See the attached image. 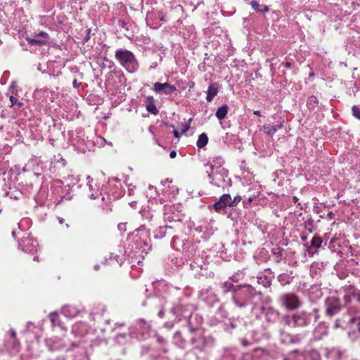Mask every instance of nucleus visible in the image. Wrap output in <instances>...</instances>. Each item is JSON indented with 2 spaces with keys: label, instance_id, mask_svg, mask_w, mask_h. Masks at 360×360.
<instances>
[{
  "label": "nucleus",
  "instance_id": "obj_1",
  "mask_svg": "<svg viewBox=\"0 0 360 360\" xmlns=\"http://www.w3.org/2000/svg\"><path fill=\"white\" fill-rule=\"evenodd\" d=\"M319 318V315L316 309L313 312L300 311L292 315L285 314L281 317L286 326L292 328L306 327L311 323L313 319L316 321Z\"/></svg>",
  "mask_w": 360,
  "mask_h": 360
},
{
  "label": "nucleus",
  "instance_id": "obj_2",
  "mask_svg": "<svg viewBox=\"0 0 360 360\" xmlns=\"http://www.w3.org/2000/svg\"><path fill=\"white\" fill-rule=\"evenodd\" d=\"M262 293L250 284L237 285V289L232 295L231 300L234 304L238 308H244L248 306L249 301Z\"/></svg>",
  "mask_w": 360,
  "mask_h": 360
},
{
  "label": "nucleus",
  "instance_id": "obj_3",
  "mask_svg": "<svg viewBox=\"0 0 360 360\" xmlns=\"http://www.w3.org/2000/svg\"><path fill=\"white\" fill-rule=\"evenodd\" d=\"M223 163L224 161H220L217 164H212L210 170L206 169V173L212 185L224 188L231 186V180L228 170L221 168Z\"/></svg>",
  "mask_w": 360,
  "mask_h": 360
},
{
  "label": "nucleus",
  "instance_id": "obj_4",
  "mask_svg": "<svg viewBox=\"0 0 360 360\" xmlns=\"http://www.w3.org/2000/svg\"><path fill=\"white\" fill-rule=\"evenodd\" d=\"M115 59L128 72H136L139 68V63L134 54L127 49H118L115 51Z\"/></svg>",
  "mask_w": 360,
  "mask_h": 360
},
{
  "label": "nucleus",
  "instance_id": "obj_5",
  "mask_svg": "<svg viewBox=\"0 0 360 360\" xmlns=\"http://www.w3.org/2000/svg\"><path fill=\"white\" fill-rule=\"evenodd\" d=\"M191 343L193 345V348L201 352H206L208 349L212 347L214 344V340L211 336H199L192 338Z\"/></svg>",
  "mask_w": 360,
  "mask_h": 360
},
{
  "label": "nucleus",
  "instance_id": "obj_6",
  "mask_svg": "<svg viewBox=\"0 0 360 360\" xmlns=\"http://www.w3.org/2000/svg\"><path fill=\"white\" fill-rule=\"evenodd\" d=\"M171 313L179 320L181 318L189 319L192 314L191 307L181 301L174 304L170 309Z\"/></svg>",
  "mask_w": 360,
  "mask_h": 360
},
{
  "label": "nucleus",
  "instance_id": "obj_7",
  "mask_svg": "<svg viewBox=\"0 0 360 360\" xmlns=\"http://www.w3.org/2000/svg\"><path fill=\"white\" fill-rule=\"evenodd\" d=\"M349 336L356 338L360 335V316L351 318L345 327Z\"/></svg>",
  "mask_w": 360,
  "mask_h": 360
},
{
  "label": "nucleus",
  "instance_id": "obj_8",
  "mask_svg": "<svg viewBox=\"0 0 360 360\" xmlns=\"http://www.w3.org/2000/svg\"><path fill=\"white\" fill-rule=\"evenodd\" d=\"M261 313L269 323H275L280 318L279 311L271 307H262Z\"/></svg>",
  "mask_w": 360,
  "mask_h": 360
},
{
  "label": "nucleus",
  "instance_id": "obj_9",
  "mask_svg": "<svg viewBox=\"0 0 360 360\" xmlns=\"http://www.w3.org/2000/svg\"><path fill=\"white\" fill-rule=\"evenodd\" d=\"M283 304L286 309L295 310L300 306L301 302L295 295L286 294L283 297Z\"/></svg>",
  "mask_w": 360,
  "mask_h": 360
},
{
  "label": "nucleus",
  "instance_id": "obj_10",
  "mask_svg": "<svg viewBox=\"0 0 360 360\" xmlns=\"http://www.w3.org/2000/svg\"><path fill=\"white\" fill-rule=\"evenodd\" d=\"M152 89L157 94H165L166 95H169L174 91H176V87L174 85H172L169 83H160L155 82L153 84Z\"/></svg>",
  "mask_w": 360,
  "mask_h": 360
},
{
  "label": "nucleus",
  "instance_id": "obj_11",
  "mask_svg": "<svg viewBox=\"0 0 360 360\" xmlns=\"http://www.w3.org/2000/svg\"><path fill=\"white\" fill-rule=\"evenodd\" d=\"M175 206H165L164 219L169 222H178L181 221V217L179 212H174Z\"/></svg>",
  "mask_w": 360,
  "mask_h": 360
},
{
  "label": "nucleus",
  "instance_id": "obj_12",
  "mask_svg": "<svg viewBox=\"0 0 360 360\" xmlns=\"http://www.w3.org/2000/svg\"><path fill=\"white\" fill-rule=\"evenodd\" d=\"M264 271L267 274L261 273L257 276V282L264 287L269 288L271 285V281L274 278V274L270 269H266Z\"/></svg>",
  "mask_w": 360,
  "mask_h": 360
},
{
  "label": "nucleus",
  "instance_id": "obj_13",
  "mask_svg": "<svg viewBox=\"0 0 360 360\" xmlns=\"http://www.w3.org/2000/svg\"><path fill=\"white\" fill-rule=\"evenodd\" d=\"M200 260L198 258H195L190 264L191 269L195 271L199 276H207L205 272L207 269V265L203 263V262H198Z\"/></svg>",
  "mask_w": 360,
  "mask_h": 360
},
{
  "label": "nucleus",
  "instance_id": "obj_14",
  "mask_svg": "<svg viewBox=\"0 0 360 360\" xmlns=\"http://www.w3.org/2000/svg\"><path fill=\"white\" fill-rule=\"evenodd\" d=\"M326 312L328 316H333L338 313V299L328 298L326 300Z\"/></svg>",
  "mask_w": 360,
  "mask_h": 360
},
{
  "label": "nucleus",
  "instance_id": "obj_15",
  "mask_svg": "<svg viewBox=\"0 0 360 360\" xmlns=\"http://www.w3.org/2000/svg\"><path fill=\"white\" fill-rule=\"evenodd\" d=\"M229 194H223L219 200L213 204V208L217 212H220L221 210L225 209L226 207H229Z\"/></svg>",
  "mask_w": 360,
  "mask_h": 360
},
{
  "label": "nucleus",
  "instance_id": "obj_16",
  "mask_svg": "<svg viewBox=\"0 0 360 360\" xmlns=\"http://www.w3.org/2000/svg\"><path fill=\"white\" fill-rule=\"evenodd\" d=\"M328 327L325 322L319 323L314 330L315 338L318 340L322 339L328 334Z\"/></svg>",
  "mask_w": 360,
  "mask_h": 360
},
{
  "label": "nucleus",
  "instance_id": "obj_17",
  "mask_svg": "<svg viewBox=\"0 0 360 360\" xmlns=\"http://www.w3.org/2000/svg\"><path fill=\"white\" fill-rule=\"evenodd\" d=\"M283 127V121L279 122L276 125L264 124L263 126L264 133L269 136H273L278 129Z\"/></svg>",
  "mask_w": 360,
  "mask_h": 360
},
{
  "label": "nucleus",
  "instance_id": "obj_18",
  "mask_svg": "<svg viewBox=\"0 0 360 360\" xmlns=\"http://www.w3.org/2000/svg\"><path fill=\"white\" fill-rule=\"evenodd\" d=\"M62 313L68 318H73L79 313V309L75 306L65 305L62 308Z\"/></svg>",
  "mask_w": 360,
  "mask_h": 360
},
{
  "label": "nucleus",
  "instance_id": "obj_19",
  "mask_svg": "<svg viewBox=\"0 0 360 360\" xmlns=\"http://www.w3.org/2000/svg\"><path fill=\"white\" fill-rule=\"evenodd\" d=\"M218 86V83H212L210 84L207 91V101L211 102L214 99V98L217 95Z\"/></svg>",
  "mask_w": 360,
  "mask_h": 360
},
{
  "label": "nucleus",
  "instance_id": "obj_20",
  "mask_svg": "<svg viewBox=\"0 0 360 360\" xmlns=\"http://www.w3.org/2000/svg\"><path fill=\"white\" fill-rule=\"evenodd\" d=\"M146 99L148 101V103L146 105L147 111L154 115H158L159 112V110L156 108V105L155 104V100H154L153 97L152 96H148Z\"/></svg>",
  "mask_w": 360,
  "mask_h": 360
},
{
  "label": "nucleus",
  "instance_id": "obj_21",
  "mask_svg": "<svg viewBox=\"0 0 360 360\" xmlns=\"http://www.w3.org/2000/svg\"><path fill=\"white\" fill-rule=\"evenodd\" d=\"M174 227L172 225L166 224L162 226H160L158 229L155 231L154 238L158 239H161L164 238L166 235V231L167 229H172Z\"/></svg>",
  "mask_w": 360,
  "mask_h": 360
},
{
  "label": "nucleus",
  "instance_id": "obj_22",
  "mask_svg": "<svg viewBox=\"0 0 360 360\" xmlns=\"http://www.w3.org/2000/svg\"><path fill=\"white\" fill-rule=\"evenodd\" d=\"M229 109V108L226 104L223 105L222 106L219 107L217 109L216 114H215L217 119L219 120H224L228 113Z\"/></svg>",
  "mask_w": 360,
  "mask_h": 360
},
{
  "label": "nucleus",
  "instance_id": "obj_23",
  "mask_svg": "<svg viewBox=\"0 0 360 360\" xmlns=\"http://www.w3.org/2000/svg\"><path fill=\"white\" fill-rule=\"evenodd\" d=\"M85 327L86 326L82 323H76L72 327V333H73L75 336H83L85 333V331L82 330V329Z\"/></svg>",
  "mask_w": 360,
  "mask_h": 360
},
{
  "label": "nucleus",
  "instance_id": "obj_24",
  "mask_svg": "<svg viewBox=\"0 0 360 360\" xmlns=\"http://www.w3.org/2000/svg\"><path fill=\"white\" fill-rule=\"evenodd\" d=\"M25 39L27 41V43L31 46L37 45V46H41L44 45H46L48 44L46 39L31 38V37H26Z\"/></svg>",
  "mask_w": 360,
  "mask_h": 360
},
{
  "label": "nucleus",
  "instance_id": "obj_25",
  "mask_svg": "<svg viewBox=\"0 0 360 360\" xmlns=\"http://www.w3.org/2000/svg\"><path fill=\"white\" fill-rule=\"evenodd\" d=\"M222 288L224 293L231 292L233 295L237 289V285H234L230 281H226L222 283Z\"/></svg>",
  "mask_w": 360,
  "mask_h": 360
},
{
  "label": "nucleus",
  "instance_id": "obj_26",
  "mask_svg": "<svg viewBox=\"0 0 360 360\" xmlns=\"http://www.w3.org/2000/svg\"><path fill=\"white\" fill-rule=\"evenodd\" d=\"M208 143V136L205 133H202L198 136V141H197V146L199 148H202L205 147Z\"/></svg>",
  "mask_w": 360,
  "mask_h": 360
},
{
  "label": "nucleus",
  "instance_id": "obj_27",
  "mask_svg": "<svg viewBox=\"0 0 360 360\" xmlns=\"http://www.w3.org/2000/svg\"><path fill=\"white\" fill-rule=\"evenodd\" d=\"M319 104V100L315 96H311L308 98L307 105L311 110H314Z\"/></svg>",
  "mask_w": 360,
  "mask_h": 360
},
{
  "label": "nucleus",
  "instance_id": "obj_28",
  "mask_svg": "<svg viewBox=\"0 0 360 360\" xmlns=\"http://www.w3.org/2000/svg\"><path fill=\"white\" fill-rule=\"evenodd\" d=\"M46 343L50 351L58 350L63 348L62 345L57 341L47 340Z\"/></svg>",
  "mask_w": 360,
  "mask_h": 360
},
{
  "label": "nucleus",
  "instance_id": "obj_29",
  "mask_svg": "<svg viewBox=\"0 0 360 360\" xmlns=\"http://www.w3.org/2000/svg\"><path fill=\"white\" fill-rule=\"evenodd\" d=\"M250 5L252 8L257 12L265 13L269 11V7L266 6H264L263 9H260V5L259 2L256 0H252L250 2Z\"/></svg>",
  "mask_w": 360,
  "mask_h": 360
},
{
  "label": "nucleus",
  "instance_id": "obj_30",
  "mask_svg": "<svg viewBox=\"0 0 360 360\" xmlns=\"http://www.w3.org/2000/svg\"><path fill=\"white\" fill-rule=\"evenodd\" d=\"M174 340L176 345L181 348H184L186 340L182 338L181 333L179 331H176L174 335Z\"/></svg>",
  "mask_w": 360,
  "mask_h": 360
},
{
  "label": "nucleus",
  "instance_id": "obj_31",
  "mask_svg": "<svg viewBox=\"0 0 360 360\" xmlns=\"http://www.w3.org/2000/svg\"><path fill=\"white\" fill-rule=\"evenodd\" d=\"M336 244L337 238L335 236L332 237L328 242L326 239L325 240V245H328L332 252H336Z\"/></svg>",
  "mask_w": 360,
  "mask_h": 360
},
{
  "label": "nucleus",
  "instance_id": "obj_32",
  "mask_svg": "<svg viewBox=\"0 0 360 360\" xmlns=\"http://www.w3.org/2000/svg\"><path fill=\"white\" fill-rule=\"evenodd\" d=\"M278 281L282 285L290 284L291 281L290 276L286 274H281L278 275Z\"/></svg>",
  "mask_w": 360,
  "mask_h": 360
},
{
  "label": "nucleus",
  "instance_id": "obj_33",
  "mask_svg": "<svg viewBox=\"0 0 360 360\" xmlns=\"http://www.w3.org/2000/svg\"><path fill=\"white\" fill-rule=\"evenodd\" d=\"M289 336V342L291 344L300 343L304 338V335L302 334L290 335Z\"/></svg>",
  "mask_w": 360,
  "mask_h": 360
},
{
  "label": "nucleus",
  "instance_id": "obj_34",
  "mask_svg": "<svg viewBox=\"0 0 360 360\" xmlns=\"http://www.w3.org/2000/svg\"><path fill=\"white\" fill-rule=\"evenodd\" d=\"M49 318L53 326H59V316L56 312H51L49 314Z\"/></svg>",
  "mask_w": 360,
  "mask_h": 360
},
{
  "label": "nucleus",
  "instance_id": "obj_35",
  "mask_svg": "<svg viewBox=\"0 0 360 360\" xmlns=\"http://www.w3.org/2000/svg\"><path fill=\"white\" fill-rule=\"evenodd\" d=\"M241 196L240 195H236L234 197L233 199L231 198L230 196L229 198V207H233L237 206V205L239 203V202L241 200Z\"/></svg>",
  "mask_w": 360,
  "mask_h": 360
},
{
  "label": "nucleus",
  "instance_id": "obj_36",
  "mask_svg": "<svg viewBox=\"0 0 360 360\" xmlns=\"http://www.w3.org/2000/svg\"><path fill=\"white\" fill-rule=\"evenodd\" d=\"M220 161H223L222 159H221V156H217V157H214L213 158L212 160L207 164L205 165V167H207L208 170H210V165H212V164H217L219 163Z\"/></svg>",
  "mask_w": 360,
  "mask_h": 360
},
{
  "label": "nucleus",
  "instance_id": "obj_37",
  "mask_svg": "<svg viewBox=\"0 0 360 360\" xmlns=\"http://www.w3.org/2000/svg\"><path fill=\"white\" fill-rule=\"evenodd\" d=\"M322 243V240L319 237H313L311 240V245L315 248H319Z\"/></svg>",
  "mask_w": 360,
  "mask_h": 360
},
{
  "label": "nucleus",
  "instance_id": "obj_38",
  "mask_svg": "<svg viewBox=\"0 0 360 360\" xmlns=\"http://www.w3.org/2000/svg\"><path fill=\"white\" fill-rule=\"evenodd\" d=\"M10 101L11 103V107H13L17 105L18 108L22 106V103L19 101L17 98H15L13 96H10Z\"/></svg>",
  "mask_w": 360,
  "mask_h": 360
},
{
  "label": "nucleus",
  "instance_id": "obj_39",
  "mask_svg": "<svg viewBox=\"0 0 360 360\" xmlns=\"http://www.w3.org/2000/svg\"><path fill=\"white\" fill-rule=\"evenodd\" d=\"M352 115L356 118L360 120V108L356 105H354L352 108Z\"/></svg>",
  "mask_w": 360,
  "mask_h": 360
},
{
  "label": "nucleus",
  "instance_id": "obj_40",
  "mask_svg": "<svg viewBox=\"0 0 360 360\" xmlns=\"http://www.w3.org/2000/svg\"><path fill=\"white\" fill-rule=\"evenodd\" d=\"M36 37H40L41 39H46L47 40V43H49V35L46 32H43V31L40 32L39 33H38L36 35Z\"/></svg>",
  "mask_w": 360,
  "mask_h": 360
},
{
  "label": "nucleus",
  "instance_id": "obj_41",
  "mask_svg": "<svg viewBox=\"0 0 360 360\" xmlns=\"http://www.w3.org/2000/svg\"><path fill=\"white\" fill-rule=\"evenodd\" d=\"M191 120H192V118H190L188 122L184 124V127L181 129V134L186 133L190 129V124H191Z\"/></svg>",
  "mask_w": 360,
  "mask_h": 360
},
{
  "label": "nucleus",
  "instance_id": "obj_42",
  "mask_svg": "<svg viewBox=\"0 0 360 360\" xmlns=\"http://www.w3.org/2000/svg\"><path fill=\"white\" fill-rule=\"evenodd\" d=\"M90 33H91V29H87L86 30V35L83 39V43L87 42L90 39Z\"/></svg>",
  "mask_w": 360,
  "mask_h": 360
},
{
  "label": "nucleus",
  "instance_id": "obj_43",
  "mask_svg": "<svg viewBox=\"0 0 360 360\" xmlns=\"http://www.w3.org/2000/svg\"><path fill=\"white\" fill-rule=\"evenodd\" d=\"M138 323L141 328H144L145 326H147V323L143 319H140L138 321Z\"/></svg>",
  "mask_w": 360,
  "mask_h": 360
},
{
  "label": "nucleus",
  "instance_id": "obj_44",
  "mask_svg": "<svg viewBox=\"0 0 360 360\" xmlns=\"http://www.w3.org/2000/svg\"><path fill=\"white\" fill-rule=\"evenodd\" d=\"M72 85L75 88L78 89L80 86L81 83L78 82L77 80L75 79L72 82Z\"/></svg>",
  "mask_w": 360,
  "mask_h": 360
},
{
  "label": "nucleus",
  "instance_id": "obj_45",
  "mask_svg": "<svg viewBox=\"0 0 360 360\" xmlns=\"http://www.w3.org/2000/svg\"><path fill=\"white\" fill-rule=\"evenodd\" d=\"M157 341L160 343V344H165L166 342V340H165L164 338L161 337V336H158L157 337Z\"/></svg>",
  "mask_w": 360,
  "mask_h": 360
},
{
  "label": "nucleus",
  "instance_id": "obj_46",
  "mask_svg": "<svg viewBox=\"0 0 360 360\" xmlns=\"http://www.w3.org/2000/svg\"><path fill=\"white\" fill-rule=\"evenodd\" d=\"M282 65H284L287 68H290L292 67V63L290 62H285L282 63Z\"/></svg>",
  "mask_w": 360,
  "mask_h": 360
},
{
  "label": "nucleus",
  "instance_id": "obj_47",
  "mask_svg": "<svg viewBox=\"0 0 360 360\" xmlns=\"http://www.w3.org/2000/svg\"><path fill=\"white\" fill-rule=\"evenodd\" d=\"M335 216V213H333V212H328L327 213V217L329 219H331L334 217Z\"/></svg>",
  "mask_w": 360,
  "mask_h": 360
},
{
  "label": "nucleus",
  "instance_id": "obj_48",
  "mask_svg": "<svg viewBox=\"0 0 360 360\" xmlns=\"http://www.w3.org/2000/svg\"><path fill=\"white\" fill-rule=\"evenodd\" d=\"M176 156V152L175 150H172L169 153V157L171 158H174Z\"/></svg>",
  "mask_w": 360,
  "mask_h": 360
},
{
  "label": "nucleus",
  "instance_id": "obj_49",
  "mask_svg": "<svg viewBox=\"0 0 360 360\" xmlns=\"http://www.w3.org/2000/svg\"><path fill=\"white\" fill-rule=\"evenodd\" d=\"M164 313H165V312H164V309H163V308H162V309L159 311V312H158V316H159L160 318L162 319V318H163V316H164Z\"/></svg>",
  "mask_w": 360,
  "mask_h": 360
},
{
  "label": "nucleus",
  "instance_id": "obj_50",
  "mask_svg": "<svg viewBox=\"0 0 360 360\" xmlns=\"http://www.w3.org/2000/svg\"><path fill=\"white\" fill-rule=\"evenodd\" d=\"M173 134H174V136L176 137V138H179L180 136V133L176 130V129H174L173 131Z\"/></svg>",
  "mask_w": 360,
  "mask_h": 360
},
{
  "label": "nucleus",
  "instance_id": "obj_51",
  "mask_svg": "<svg viewBox=\"0 0 360 360\" xmlns=\"http://www.w3.org/2000/svg\"><path fill=\"white\" fill-rule=\"evenodd\" d=\"M10 334H11V336L12 338H15V336H16V333H15V331L13 329H11V330H10Z\"/></svg>",
  "mask_w": 360,
  "mask_h": 360
},
{
  "label": "nucleus",
  "instance_id": "obj_52",
  "mask_svg": "<svg viewBox=\"0 0 360 360\" xmlns=\"http://www.w3.org/2000/svg\"><path fill=\"white\" fill-rule=\"evenodd\" d=\"M189 330L191 333H195L196 330H197V328H194V327H192V326H190L189 327Z\"/></svg>",
  "mask_w": 360,
  "mask_h": 360
},
{
  "label": "nucleus",
  "instance_id": "obj_53",
  "mask_svg": "<svg viewBox=\"0 0 360 360\" xmlns=\"http://www.w3.org/2000/svg\"><path fill=\"white\" fill-rule=\"evenodd\" d=\"M242 345H244V346H248L249 345V342L246 340H243L242 342H241Z\"/></svg>",
  "mask_w": 360,
  "mask_h": 360
},
{
  "label": "nucleus",
  "instance_id": "obj_54",
  "mask_svg": "<svg viewBox=\"0 0 360 360\" xmlns=\"http://www.w3.org/2000/svg\"><path fill=\"white\" fill-rule=\"evenodd\" d=\"M253 114L259 117L261 116V112L259 110H255Z\"/></svg>",
  "mask_w": 360,
  "mask_h": 360
},
{
  "label": "nucleus",
  "instance_id": "obj_55",
  "mask_svg": "<svg viewBox=\"0 0 360 360\" xmlns=\"http://www.w3.org/2000/svg\"><path fill=\"white\" fill-rule=\"evenodd\" d=\"M124 226H125V225H124V224H120L118 225V229H119L120 230H123V229H124Z\"/></svg>",
  "mask_w": 360,
  "mask_h": 360
},
{
  "label": "nucleus",
  "instance_id": "obj_56",
  "mask_svg": "<svg viewBox=\"0 0 360 360\" xmlns=\"http://www.w3.org/2000/svg\"><path fill=\"white\" fill-rule=\"evenodd\" d=\"M125 337V334L123 333V334H118L117 336H116V339L118 340L120 338H124Z\"/></svg>",
  "mask_w": 360,
  "mask_h": 360
},
{
  "label": "nucleus",
  "instance_id": "obj_57",
  "mask_svg": "<svg viewBox=\"0 0 360 360\" xmlns=\"http://www.w3.org/2000/svg\"><path fill=\"white\" fill-rule=\"evenodd\" d=\"M345 302L346 303H348L349 302H350V297L349 295H347L345 297Z\"/></svg>",
  "mask_w": 360,
  "mask_h": 360
},
{
  "label": "nucleus",
  "instance_id": "obj_58",
  "mask_svg": "<svg viewBox=\"0 0 360 360\" xmlns=\"http://www.w3.org/2000/svg\"><path fill=\"white\" fill-rule=\"evenodd\" d=\"M120 24L122 25V27H124L127 23L124 20H122L120 21Z\"/></svg>",
  "mask_w": 360,
  "mask_h": 360
},
{
  "label": "nucleus",
  "instance_id": "obj_59",
  "mask_svg": "<svg viewBox=\"0 0 360 360\" xmlns=\"http://www.w3.org/2000/svg\"><path fill=\"white\" fill-rule=\"evenodd\" d=\"M129 205H131V207H134L136 205V201H132V202H131L129 203Z\"/></svg>",
  "mask_w": 360,
  "mask_h": 360
},
{
  "label": "nucleus",
  "instance_id": "obj_60",
  "mask_svg": "<svg viewBox=\"0 0 360 360\" xmlns=\"http://www.w3.org/2000/svg\"><path fill=\"white\" fill-rule=\"evenodd\" d=\"M58 221H59V223L60 224H62L64 222V219H63L62 217H58Z\"/></svg>",
  "mask_w": 360,
  "mask_h": 360
},
{
  "label": "nucleus",
  "instance_id": "obj_61",
  "mask_svg": "<svg viewBox=\"0 0 360 360\" xmlns=\"http://www.w3.org/2000/svg\"><path fill=\"white\" fill-rule=\"evenodd\" d=\"M90 198L91 199H96L97 198V195L96 194H94L92 193L91 195H90Z\"/></svg>",
  "mask_w": 360,
  "mask_h": 360
},
{
  "label": "nucleus",
  "instance_id": "obj_62",
  "mask_svg": "<svg viewBox=\"0 0 360 360\" xmlns=\"http://www.w3.org/2000/svg\"><path fill=\"white\" fill-rule=\"evenodd\" d=\"M230 279L232 281H234V282H237L238 280L235 278V276H233L231 277H230Z\"/></svg>",
  "mask_w": 360,
  "mask_h": 360
},
{
  "label": "nucleus",
  "instance_id": "obj_63",
  "mask_svg": "<svg viewBox=\"0 0 360 360\" xmlns=\"http://www.w3.org/2000/svg\"><path fill=\"white\" fill-rule=\"evenodd\" d=\"M78 346H79V345L75 342L72 343V347H77Z\"/></svg>",
  "mask_w": 360,
  "mask_h": 360
},
{
  "label": "nucleus",
  "instance_id": "obj_64",
  "mask_svg": "<svg viewBox=\"0 0 360 360\" xmlns=\"http://www.w3.org/2000/svg\"><path fill=\"white\" fill-rule=\"evenodd\" d=\"M99 268H100V266H99V265H98V264H96V265L94 266V269H95V270H96V271H97V270H98V269H99Z\"/></svg>",
  "mask_w": 360,
  "mask_h": 360
}]
</instances>
